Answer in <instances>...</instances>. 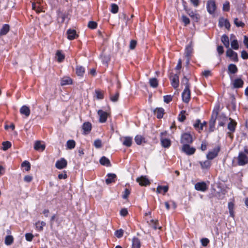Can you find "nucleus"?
<instances>
[{"label":"nucleus","mask_w":248,"mask_h":248,"mask_svg":"<svg viewBox=\"0 0 248 248\" xmlns=\"http://www.w3.org/2000/svg\"><path fill=\"white\" fill-rule=\"evenodd\" d=\"M219 111V107L217 108H215L211 115V119L209 121V129L211 131H214L215 128V124L216 123V119L217 118L218 114Z\"/></svg>","instance_id":"obj_1"},{"label":"nucleus","mask_w":248,"mask_h":248,"mask_svg":"<svg viewBox=\"0 0 248 248\" xmlns=\"http://www.w3.org/2000/svg\"><path fill=\"white\" fill-rule=\"evenodd\" d=\"M206 9L209 14L210 15L214 14L217 9L215 1L214 0H208L206 3Z\"/></svg>","instance_id":"obj_2"},{"label":"nucleus","mask_w":248,"mask_h":248,"mask_svg":"<svg viewBox=\"0 0 248 248\" xmlns=\"http://www.w3.org/2000/svg\"><path fill=\"white\" fill-rule=\"evenodd\" d=\"M248 163V155L240 152L238 156V164L240 166H244Z\"/></svg>","instance_id":"obj_3"},{"label":"nucleus","mask_w":248,"mask_h":248,"mask_svg":"<svg viewBox=\"0 0 248 248\" xmlns=\"http://www.w3.org/2000/svg\"><path fill=\"white\" fill-rule=\"evenodd\" d=\"M193 141L192 136L188 133H185L182 135L181 138V143L185 145L190 144Z\"/></svg>","instance_id":"obj_4"},{"label":"nucleus","mask_w":248,"mask_h":248,"mask_svg":"<svg viewBox=\"0 0 248 248\" xmlns=\"http://www.w3.org/2000/svg\"><path fill=\"white\" fill-rule=\"evenodd\" d=\"M229 120L230 122L228 124L227 128L230 132H228V134L231 139H232L233 135H232L231 133H233L235 131L237 123L231 118H229Z\"/></svg>","instance_id":"obj_5"},{"label":"nucleus","mask_w":248,"mask_h":248,"mask_svg":"<svg viewBox=\"0 0 248 248\" xmlns=\"http://www.w3.org/2000/svg\"><path fill=\"white\" fill-rule=\"evenodd\" d=\"M220 148L219 146H217L213 149V150L209 151L206 155V157L208 160H212L217 157L220 151Z\"/></svg>","instance_id":"obj_6"},{"label":"nucleus","mask_w":248,"mask_h":248,"mask_svg":"<svg viewBox=\"0 0 248 248\" xmlns=\"http://www.w3.org/2000/svg\"><path fill=\"white\" fill-rule=\"evenodd\" d=\"M226 56L227 57H229L232 61L234 62H238L237 53L233 51L231 48H228L226 51Z\"/></svg>","instance_id":"obj_7"},{"label":"nucleus","mask_w":248,"mask_h":248,"mask_svg":"<svg viewBox=\"0 0 248 248\" xmlns=\"http://www.w3.org/2000/svg\"><path fill=\"white\" fill-rule=\"evenodd\" d=\"M182 151L186 155H190L195 153L196 149L194 147H190L189 144H186L183 145Z\"/></svg>","instance_id":"obj_8"},{"label":"nucleus","mask_w":248,"mask_h":248,"mask_svg":"<svg viewBox=\"0 0 248 248\" xmlns=\"http://www.w3.org/2000/svg\"><path fill=\"white\" fill-rule=\"evenodd\" d=\"M182 97L183 101L186 103L189 102L190 98V88L188 89V87L185 88L184 91L182 93Z\"/></svg>","instance_id":"obj_9"},{"label":"nucleus","mask_w":248,"mask_h":248,"mask_svg":"<svg viewBox=\"0 0 248 248\" xmlns=\"http://www.w3.org/2000/svg\"><path fill=\"white\" fill-rule=\"evenodd\" d=\"M193 52V48L191 45L187 46L185 49V55L186 58V64H188Z\"/></svg>","instance_id":"obj_10"},{"label":"nucleus","mask_w":248,"mask_h":248,"mask_svg":"<svg viewBox=\"0 0 248 248\" xmlns=\"http://www.w3.org/2000/svg\"><path fill=\"white\" fill-rule=\"evenodd\" d=\"M218 26L220 27L224 26L227 30L230 29L231 25L229 20L227 19H225L223 17H220L218 21Z\"/></svg>","instance_id":"obj_11"},{"label":"nucleus","mask_w":248,"mask_h":248,"mask_svg":"<svg viewBox=\"0 0 248 248\" xmlns=\"http://www.w3.org/2000/svg\"><path fill=\"white\" fill-rule=\"evenodd\" d=\"M67 164V161L64 158H62L56 162L55 166L58 169H62L66 167Z\"/></svg>","instance_id":"obj_12"},{"label":"nucleus","mask_w":248,"mask_h":248,"mask_svg":"<svg viewBox=\"0 0 248 248\" xmlns=\"http://www.w3.org/2000/svg\"><path fill=\"white\" fill-rule=\"evenodd\" d=\"M92 124L89 122L84 123L82 125V129L83 130V134L87 135L89 134L92 130Z\"/></svg>","instance_id":"obj_13"},{"label":"nucleus","mask_w":248,"mask_h":248,"mask_svg":"<svg viewBox=\"0 0 248 248\" xmlns=\"http://www.w3.org/2000/svg\"><path fill=\"white\" fill-rule=\"evenodd\" d=\"M195 188L198 191H205L207 189L206 184L205 182H199L195 184Z\"/></svg>","instance_id":"obj_14"},{"label":"nucleus","mask_w":248,"mask_h":248,"mask_svg":"<svg viewBox=\"0 0 248 248\" xmlns=\"http://www.w3.org/2000/svg\"><path fill=\"white\" fill-rule=\"evenodd\" d=\"M98 114L99 116V122L100 123H105L108 118V113L102 110H99L98 111Z\"/></svg>","instance_id":"obj_15"},{"label":"nucleus","mask_w":248,"mask_h":248,"mask_svg":"<svg viewBox=\"0 0 248 248\" xmlns=\"http://www.w3.org/2000/svg\"><path fill=\"white\" fill-rule=\"evenodd\" d=\"M186 13L191 17L192 19L194 22H197L200 19V16L199 14L195 13L193 11H191L190 9Z\"/></svg>","instance_id":"obj_16"},{"label":"nucleus","mask_w":248,"mask_h":248,"mask_svg":"<svg viewBox=\"0 0 248 248\" xmlns=\"http://www.w3.org/2000/svg\"><path fill=\"white\" fill-rule=\"evenodd\" d=\"M66 33L67 34V38L70 40H73L78 36L76 30L73 29H68Z\"/></svg>","instance_id":"obj_17"},{"label":"nucleus","mask_w":248,"mask_h":248,"mask_svg":"<svg viewBox=\"0 0 248 248\" xmlns=\"http://www.w3.org/2000/svg\"><path fill=\"white\" fill-rule=\"evenodd\" d=\"M244 81L241 78L235 79L232 83L233 88H242L244 85Z\"/></svg>","instance_id":"obj_18"},{"label":"nucleus","mask_w":248,"mask_h":248,"mask_svg":"<svg viewBox=\"0 0 248 248\" xmlns=\"http://www.w3.org/2000/svg\"><path fill=\"white\" fill-rule=\"evenodd\" d=\"M137 182L141 186H146L150 184L149 180L144 176L138 178L137 179Z\"/></svg>","instance_id":"obj_19"},{"label":"nucleus","mask_w":248,"mask_h":248,"mask_svg":"<svg viewBox=\"0 0 248 248\" xmlns=\"http://www.w3.org/2000/svg\"><path fill=\"white\" fill-rule=\"evenodd\" d=\"M108 178L106 179V183L107 185H109L112 183L115 182V179L116 178V175L114 173H108L107 174Z\"/></svg>","instance_id":"obj_20"},{"label":"nucleus","mask_w":248,"mask_h":248,"mask_svg":"<svg viewBox=\"0 0 248 248\" xmlns=\"http://www.w3.org/2000/svg\"><path fill=\"white\" fill-rule=\"evenodd\" d=\"M20 113L22 115H25L26 117H28L30 115L31 111L28 107L24 105L20 108Z\"/></svg>","instance_id":"obj_21"},{"label":"nucleus","mask_w":248,"mask_h":248,"mask_svg":"<svg viewBox=\"0 0 248 248\" xmlns=\"http://www.w3.org/2000/svg\"><path fill=\"white\" fill-rule=\"evenodd\" d=\"M199 163L202 170H209L211 165V162L208 159L204 161H199Z\"/></svg>","instance_id":"obj_22"},{"label":"nucleus","mask_w":248,"mask_h":248,"mask_svg":"<svg viewBox=\"0 0 248 248\" xmlns=\"http://www.w3.org/2000/svg\"><path fill=\"white\" fill-rule=\"evenodd\" d=\"M171 84L172 86L174 88L176 89L179 86V76L177 74L174 75L172 78L171 79Z\"/></svg>","instance_id":"obj_23"},{"label":"nucleus","mask_w":248,"mask_h":248,"mask_svg":"<svg viewBox=\"0 0 248 248\" xmlns=\"http://www.w3.org/2000/svg\"><path fill=\"white\" fill-rule=\"evenodd\" d=\"M154 113L156 115L158 119H161L164 114V109L162 108H156L154 110Z\"/></svg>","instance_id":"obj_24"},{"label":"nucleus","mask_w":248,"mask_h":248,"mask_svg":"<svg viewBox=\"0 0 248 248\" xmlns=\"http://www.w3.org/2000/svg\"><path fill=\"white\" fill-rule=\"evenodd\" d=\"M9 30L10 26L7 24H4L0 30V36L6 35L9 32Z\"/></svg>","instance_id":"obj_25"},{"label":"nucleus","mask_w":248,"mask_h":248,"mask_svg":"<svg viewBox=\"0 0 248 248\" xmlns=\"http://www.w3.org/2000/svg\"><path fill=\"white\" fill-rule=\"evenodd\" d=\"M34 149L36 151H43L45 149V145L42 144L40 141L37 140L34 143Z\"/></svg>","instance_id":"obj_26"},{"label":"nucleus","mask_w":248,"mask_h":248,"mask_svg":"<svg viewBox=\"0 0 248 248\" xmlns=\"http://www.w3.org/2000/svg\"><path fill=\"white\" fill-rule=\"evenodd\" d=\"M228 72L229 74H235L238 71V68L236 65L234 64H230L228 67Z\"/></svg>","instance_id":"obj_27"},{"label":"nucleus","mask_w":248,"mask_h":248,"mask_svg":"<svg viewBox=\"0 0 248 248\" xmlns=\"http://www.w3.org/2000/svg\"><path fill=\"white\" fill-rule=\"evenodd\" d=\"M99 162L103 166H106L107 167H110L111 166L109 160L105 156L101 157Z\"/></svg>","instance_id":"obj_28"},{"label":"nucleus","mask_w":248,"mask_h":248,"mask_svg":"<svg viewBox=\"0 0 248 248\" xmlns=\"http://www.w3.org/2000/svg\"><path fill=\"white\" fill-rule=\"evenodd\" d=\"M161 145L164 148H169L171 144L170 140L168 139L161 138Z\"/></svg>","instance_id":"obj_29"},{"label":"nucleus","mask_w":248,"mask_h":248,"mask_svg":"<svg viewBox=\"0 0 248 248\" xmlns=\"http://www.w3.org/2000/svg\"><path fill=\"white\" fill-rule=\"evenodd\" d=\"M221 41L226 48H229L230 42L228 36L226 34H223L221 36Z\"/></svg>","instance_id":"obj_30"},{"label":"nucleus","mask_w":248,"mask_h":248,"mask_svg":"<svg viewBox=\"0 0 248 248\" xmlns=\"http://www.w3.org/2000/svg\"><path fill=\"white\" fill-rule=\"evenodd\" d=\"M140 242L139 239L137 237H134L132 239V248H140Z\"/></svg>","instance_id":"obj_31"},{"label":"nucleus","mask_w":248,"mask_h":248,"mask_svg":"<svg viewBox=\"0 0 248 248\" xmlns=\"http://www.w3.org/2000/svg\"><path fill=\"white\" fill-rule=\"evenodd\" d=\"M76 74L78 76L82 77L85 73V68L82 66H77L76 69Z\"/></svg>","instance_id":"obj_32"},{"label":"nucleus","mask_w":248,"mask_h":248,"mask_svg":"<svg viewBox=\"0 0 248 248\" xmlns=\"http://www.w3.org/2000/svg\"><path fill=\"white\" fill-rule=\"evenodd\" d=\"M72 79L69 77H64L61 80V84L62 86L69 85L72 84Z\"/></svg>","instance_id":"obj_33"},{"label":"nucleus","mask_w":248,"mask_h":248,"mask_svg":"<svg viewBox=\"0 0 248 248\" xmlns=\"http://www.w3.org/2000/svg\"><path fill=\"white\" fill-rule=\"evenodd\" d=\"M149 84L151 87L155 88L157 87L158 85V81L157 78H151L149 79Z\"/></svg>","instance_id":"obj_34"},{"label":"nucleus","mask_w":248,"mask_h":248,"mask_svg":"<svg viewBox=\"0 0 248 248\" xmlns=\"http://www.w3.org/2000/svg\"><path fill=\"white\" fill-rule=\"evenodd\" d=\"M132 138L130 137H125L124 138V140L123 142V144L126 147H130L132 144Z\"/></svg>","instance_id":"obj_35"},{"label":"nucleus","mask_w":248,"mask_h":248,"mask_svg":"<svg viewBox=\"0 0 248 248\" xmlns=\"http://www.w3.org/2000/svg\"><path fill=\"white\" fill-rule=\"evenodd\" d=\"M168 189H169V187L167 186H158L156 189V192L158 193H160L162 192V191H163L164 193H165L168 191Z\"/></svg>","instance_id":"obj_36"},{"label":"nucleus","mask_w":248,"mask_h":248,"mask_svg":"<svg viewBox=\"0 0 248 248\" xmlns=\"http://www.w3.org/2000/svg\"><path fill=\"white\" fill-rule=\"evenodd\" d=\"M76 142L74 140H68L66 142V147L68 149H73L75 147Z\"/></svg>","instance_id":"obj_37"},{"label":"nucleus","mask_w":248,"mask_h":248,"mask_svg":"<svg viewBox=\"0 0 248 248\" xmlns=\"http://www.w3.org/2000/svg\"><path fill=\"white\" fill-rule=\"evenodd\" d=\"M14 241L13 237L12 235H7L5 238V244L7 246L11 245Z\"/></svg>","instance_id":"obj_38"},{"label":"nucleus","mask_w":248,"mask_h":248,"mask_svg":"<svg viewBox=\"0 0 248 248\" xmlns=\"http://www.w3.org/2000/svg\"><path fill=\"white\" fill-rule=\"evenodd\" d=\"M57 60L59 62H61L64 59V55L62 54L60 50H58L56 53Z\"/></svg>","instance_id":"obj_39"},{"label":"nucleus","mask_w":248,"mask_h":248,"mask_svg":"<svg viewBox=\"0 0 248 248\" xmlns=\"http://www.w3.org/2000/svg\"><path fill=\"white\" fill-rule=\"evenodd\" d=\"M111 9L110 12L113 14H116L118 12L119 7L115 3H112L110 5Z\"/></svg>","instance_id":"obj_40"},{"label":"nucleus","mask_w":248,"mask_h":248,"mask_svg":"<svg viewBox=\"0 0 248 248\" xmlns=\"http://www.w3.org/2000/svg\"><path fill=\"white\" fill-rule=\"evenodd\" d=\"M144 140V138L140 135H137L135 138V142L138 145L141 144Z\"/></svg>","instance_id":"obj_41"},{"label":"nucleus","mask_w":248,"mask_h":248,"mask_svg":"<svg viewBox=\"0 0 248 248\" xmlns=\"http://www.w3.org/2000/svg\"><path fill=\"white\" fill-rule=\"evenodd\" d=\"M22 167H25V169L26 171H29L31 169L30 163L28 161H24L21 164Z\"/></svg>","instance_id":"obj_42"},{"label":"nucleus","mask_w":248,"mask_h":248,"mask_svg":"<svg viewBox=\"0 0 248 248\" xmlns=\"http://www.w3.org/2000/svg\"><path fill=\"white\" fill-rule=\"evenodd\" d=\"M182 84L185 85V88L188 87V89L190 88L188 79L186 76H184L182 79Z\"/></svg>","instance_id":"obj_43"},{"label":"nucleus","mask_w":248,"mask_h":248,"mask_svg":"<svg viewBox=\"0 0 248 248\" xmlns=\"http://www.w3.org/2000/svg\"><path fill=\"white\" fill-rule=\"evenodd\" d=\"M2 146L3 150L6 151L11 147V143L8 141H4L2 143Z\"/></svg>","instance_id":"obj_44"},{"label":"nucleus","mask_w":248,"mask_h":248,"mask_svg":"<svg viewBox=\"0 0 248 248\" xmlns=\"http://www.w3.org/2000/svg\"><path fill=\"white\" fill-rule=\"evenodd\" d=\"M231 47L234 50H237L239 48V45L237 40H233L231 42Z\"/></svg>","instance_id":"obj_45"},{"label":"nucleus","mask_w":248,"mask_h":248,"mask_svg":"<svg viewBox=\"0 0 248 248\" xmlns=\"http://www.w3.org/2000/svg\"><path fill=\"white\" fill-rule=\"evenodd\" d=\"M93 145L96 148H100L102 147V141L100 139H97L94 140Z\"/></svg>","instance_id":"obj_46"},{"label":"nucleus","mask_w":248,"mask_h":248,"mask_svg":"<svg viewBox=\"0 0 248 248\" xmlns=\"http://www.w3.org/2000/svg\"><path fill=\"white\" fill-rule=\"evenodd\" d=\"M46 225V223L44 221L39 222L38 221L36 223V228L38 229L39 231H42L43 229V227Z\"/></svg>","instance_id":"obj_47"},{"label":"nucleus","mask_w":248,"mask_h":248,"mask_svg":"<svg viewBox=\"0 0 248 248\" xmlns=\"http://www.w3.org/2000/svg\"><path fill=\"white\" fill-rule=\"evenodd\" d=\"M185 112H186L185 111L182 110L181 112V113L179 115L178 120L180 122H184L186 120V117L185 115H184V113Z\"/></svg>","instance_id":"obj_48"},{"label":"nucleus","mask_w":248,"mask_h":248,"mask_svg":"<svg viewBox=\"0 0 248 248\" xmlns=\"http://www.w3.org/2000/svg\"><path fill=\"white\" fill-rule=\"evenodd\" d=\"M222 10L223 11L227 12L230 10V2L228 1H226L223 3Z\"/></svg>","instance_id":"obj_49"},{"label":"nucleus","mask_w":248,"mask_h":248,"mask_svg":"<svg viewBox=\"0 0 248 248\" xmlns=\"http://www.w3.org/2000/svg\"><path fill=\"white\" fill-rule=\"evenodd\" d=\"M97 23L96 22L93 21H89L88 24V27L90 29H94L97 27Z\"/></svg>","instance_id":"obj_50"},{"label":"nucleus","mask_w":248,"mask_h":248,"mask_svg":"<svg viewBox=\"0 0 248 248\" xmlns=\"http://www.w3.org/2000/svg\"><path fill=\"white\" fill-rule=\"evenodd\" d=\"M164 101L166 103H169L170 101H172V96L171 95H166L163 96Z\"/></svg>","instance_id":"obj_51"},{"label":"nucleus","mask_w":248,"mask_h":248,"mask_svg":"<svg viewBox=\"0 0 248 248\" xmlns=\"http://www.w3.org/2000/svg\"><path fill=\"white\" fill-rule=\"evenodd\" d=\"M119 96V93L118 92H116V93L114 95H110V100L112 102H116L118 100V98Z\"/></svg>","instance_id":"obj_52"},{"label":"nucleus","mask_w":248,"mask_h":248,"mask_svg":"<svg viewBox=\"0 0 248 248\" xmlns=\"http://www.w3.org/2000/svg\"><path fill=\"white\" fill-rule=\"evenodd\" d=\"M234 23L238 27H243L245 26V24L243 22L239 21L237 18L234 19Z\"/></svg>","instance_id":"obj_53"},{"label":"nucleus","mask_w":248,"mask_h":248,"mask_svg":"<svg viewBox=\"0 0 248 248\" xmlns=\"http://www.w3.org/2000/svg\"><path fill=\"white\" fill-rule=\"evenodd\" d=\"M124 231L122 229L117 230L115 232V236L118 238H121L123 235Z\"/></svg>","instance_id":"obj_54"},{"label":"nucleus","mask_w":248,"mask_h":248,"mask_svg":"<svg viewBox=\"0 0 248 248\" xmlns=\"http://www.w3.org/2000/svg\"><path fill=\"white\" fill-rule=\"evenodd\" d=\"M182 21L185 24V26H186L190 23L189 19L185 15H183L182 16Z\"/></svg>","instance_id":"obj_55"},{"label":"nucleus","mask_w":248,"mask_h":248,"mask_svg":"<svg viewBox=\"0 0 248 248\" xmlns=\"http://www.w3.org/2000/svg\"><path fill=\"white\" fill-rule=\"evenodd\" d=\"M130 193V191L128 189L125 188L124 192V194L122 196L123 198L124 199H126L128 198Z\"/></svg>","instance_id":"obj_56"},{"label":"nucleus","mask_w":248,"mask_h":248,"mask_svg":"<svg viewBox=\"0 0 248 248\" xmlns=\"http://www.w3.org/2000/svg\"><path fill=\"white\" fill-rule=\"evenodd\" d=\"M95 93H96V98L97 99H102L104 98L103 94L101 92L98 91V90H96Z\"/></svg>","instance_id":"obj_57"},{"label":"nucleus","mask_w":248,"mask_h":248,"mask_svg":"<svg viewBox=\"0 0 248 248\" xmlns=\"http://www.w3.org/2000/svg\"><path fill=\"white\" fill-rule=\"evenodd\" d=\"M201 243L203 246L206 247L209 243V240L208 238H204L201 239Z\"/></svg>","instance_id":"obj_58"},{"label":"nucleus","mask_w":248,"mask_h":248,"mask_svg":"<svg viewBox=\"0 0 248 248\" xmlns=\"http://www.w3.org/2000/svg\"><path fill=\"white\" fill-rule=\"evenodd\" d=\"M25 238L27 241H31L33 238V235L31 233H27L25 234Z\"/></svg>","instance_id":"obj_59"},{"label":"nucleus","mask_w":248,"mask_h":248,"mask_svg":"<svg viewBox=\"0 0 248 248\" xmlns=\"http://www.w3.org/2000/svg\"><path fill=\"white\" fill-rule=\"evenodd\" d=\"M241 56L243 59L247 60L248 59V53L245 50H243L241 52Z\"/></svg>","instance_id":"obj_60"},{"label":"nucleus","mask_w":248,"mask_h":248,"mask_svg":"<svg viewBox=\"0 0 248 248\" xmlns=\"http://www.w3.org/2000/svg\"><path fill=\"white\" fill-rule=\"evenodd\" d=\"M137 45V41L134 40H132L130 43V48L131 49H133L135 48Z\"/></svg>","instance_id":"obj_61"},{"label":"nucleus","mask_w":248,"mask_h":248,"mask_svg":"<svg viewBox=\"0 0 248 248\" xmlns=\"http://www.w3.org/2000/svg\"><path fill=\"white\" fill-rule=\"evenodd\" d=\"M217 51L219 55H222L224 53L223 47L222 46H218L217 47Z\"/></svg>","instance_id":"obj_62"},{"label":"nucleus","mask_w":248,"mask_h":248,"mask_svg":"<svg viewBox=\"0 0 248 248\" xmlns=\"http://www.w3.org/2000/svg\"><path fill=\"white\" fill-rule=\"evenodd\" d=\"M190 1L195 7H198L200 4L199 0H190Z\"/></svg>","instance_id":"obj_63"},{"label":"nucleus","mask_w":248,"mask_h":248,"mask_svg":"<svg viewBox=\"0 0 248 248\" xmlns=\"http://www.w3.org/2000/svg\"><path fill=\"white\" fill-rule=\"evenodd\" d=\"M207 144L205 141H202L200 147V149L202 151H205L207 149Z\"/></svg>","instance_id":"obj_64"}]
</instances>
